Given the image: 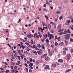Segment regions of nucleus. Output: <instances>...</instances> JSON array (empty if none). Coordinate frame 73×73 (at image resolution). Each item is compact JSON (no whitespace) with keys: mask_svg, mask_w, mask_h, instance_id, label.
I'll return each instance as SVG.
<instances>
[{"mask_svg":"<svg viewBox=\"0 0 73 73\" xmlns=\"http://www.w3.org/2000/svg\"><path fill=\"white\" fill-rule=\"evenodd\" d=\"M66 32L67 33H70V30H69V29L67 30Z\"/></svg>","mask_w":73,"mask_h":73,"instance_id":"obj_20","label":"nucleus"},{"mask_svg":"<svg viewBox=\"0 0 73 73\" xmlns=\"http://www.w3.org/2000/svg\"><path fill=\"white\" fill-rule=\"evenodd\" d=\"M63 55H65L66 54V51H63Z\"/></svg>","mask_w":73,"mask_h":73,"instance_id":"obj_23","label":"nucleus"},{"mask_svg":"<svg viewBox=\"0 0 73 73\" xmlns=\"http://www.w3.org/2000/svg\"><path fill=\"white\" fill-rule=\"evenodd\" d=\"M45 17H46V19H47V20H48V16H47V15H45Z\"/></svg>","mask_w":73,"mask_h":73,"instance_id":"obj_26","label":"nucleus"},{"mask_svg":"<svg viewBox=\"0 0 73 73\" xmlns=\"http://www.w3.org/2000/svg\"><path fill=\"white\" fill-rule=\"evenodd\" d=\"M63 34V33H62V32H61L59 33V35H62Z\"/></svg>","mask_w":73,"mask_h":73,"instance_id":"obj_33","label":"nucleus"},{"mask_svg":"<svg viewBox=\"0 0 73 73\" xmlns=\"http://www.w3.org/2000/svg\"><path fill=\"white\" fill-rule=\"evenodd\" d=\"M5 72L6 73H8L9 72V70H7L5 71Z\"/></svg>","mask_w":73,"mask_h":73,"instance_id":"obj_50","label":"nucleus"},{"mask_svg":"<svg viewBox=\"0 0 73 73\" xmlns=\"http://www.w3.org/2000/svg\"><path fill=\"white\" fill-rule=\"evenodd\" d=\"M24 60L25 62L27 61V59H26L25 58H24Z\"/></svg>","mask_w":73,"mask_h":73,"instance_id":"obj_63","label":"nucleus"},{"mask_svg":"<svg viewBox=\"0 0 73 73\" xmlns=\"http://www.w3.org/2000/svg\"><path fill=\"white\" fill-rule=\"evenodd\" d=\"M17 66H15L14 67V69H15V70H17Z\"/></svg>","mask_w":73,"mask_h":73,"instance_id":"obj_39","label":"nucleus"},{"mask_svg":"<svg viewBox=\"0 0 73 73\" xmlns=\"http://www.w3.org/2000/svg\"><path fill=\"white\" fill-rule=\"evenodd\" d=\"M34 37L35 38H40L39 36L38 35H37V33H36L34 34Z\"/></svg>","mask_w":73,"mask_h":73,"instance_id":"obj_3","label":"nucleus"},{"mask_svg":"<svg viewBox=\"0 0 73 73\" xmlns=\"http://www.w3.org/2000/svg\"><path fill=\"white\" fill-rule=\"evenodd\" d=\"M46 4H48V5H49V3H48V1L47 0H46Z\"/></svg>","mask_w":73,"mask_h":73,"instance_id":"obj_38","label":"nucleus"},{"mask_svg":"<svg viewBox=\"0 0 73 73\" xmlns=\"http://www.w3.org/2000/svg\"><path fill=\"white\" fill-rule=\"evenodd\" d=\"M32 66H29V68H30V69H33V68Z\"/></svg>","mask_w":73,"mask_h":73,"instance_id":"obj_40","label":"nucleus"},{"mask_svg":"<svg viewBox=\"0 0 73 73\" xmlns=\"http://www.w3.org/2000/svg\"><path fill=\"white\" fill-rule=\"evenodd\" d=\"M27 51H29V50H30V49H29V48L28 47H27Z\"/></svg>","mask_w":73,"mask_h":73,"instance_id":"obj_48","label":"nucleus"},{"mask_svg":"<svg viewBox=\"0 0 73 73\" xmlns=\"http://www.w3.org/2000/svg\"><path fill=\"white\" fill-rule=\"evenodd\" d=\"M49 58L48 57L46 56L45 58V60H46V61H48V60H49Z\"/></svg>","mask_w":73,"mask_h":73,"instance_id":"obj_10","label":"nucleus"},{"mask_svg":"<svg viewBox=\"0 0 73 73\" xmlns=\"http://www.w3.org/2000/svg\"><path fill=\"white\" fill-rule=\"evenodd\" d=\"M31 44H33V40H31Z\"/></svg>","mask_w":73,"mask_h":73,"instance_id":"obj_44","label":"nucleus"},{"mask_svg":"<svg viewBox=\"0 0 73 73\" xmlns=\"http://www.w3.org/2000/svg\"><path fill=\"white\" fill-rule=\"evenodd\" d=\"M33 53L34 54H35L36 55H37V52L36 51H32Z\"/></svg>","mask_w":73,"mask_h":73,"instance_id":"obj_8","label":"nucleus"},{"mask_svg":"<svg viewBox=\"0 0 73 73\" xmlns=\"http://www.w3.org/2000/svg\"><path fill=\"white\" fill-rule=\"evenodd\" d=\"M27 64H29V63H30V61H27Z\"/></svg>","mask_w":73,"mask_h":73,"instance_id":"obj_64","label":"nucleus"},{"mask_svg":"<svg viewBox=\"0 0 73 73\" xmlns=\"http://www.w3.org/2000/svg\"><path fill=\"white\" fill-rule=\"evenodd\" d=\"M62 31H63V29H60L59 30V32H62Z\"/></svg>","mask_w":73,"mask_h":73,"instance_id":"obj_46","label":"nucleus"},{"mask_svg":"<svg viewBox=\"0 0 73 73\" xmlns=\"http://www.w3.org/2000/svg\"><path fill=\"white\" fill-rule=\"evenodd\" d=\"M44 40H45V39L44 38H42L41 39V41L42 42H44Z\"/></svg>","mask_w":73,"mask_h":73,"instance_id":"obj_24","label":"nucleus"},{"mask_svg":"<svg viewBox=\"0 0 73 73\" xmlns=\"http://www.w3.org/2000/svg\"><path fill=\"white\" fill-rule=\"evenodd\" d=\"M57 40L59 41H60V40H61V39H60V38L59 37H58Z\"/></svg>","mask_w":73,"mask_h":73,"instance_id":"obj_28","label":"nucleus"},{"mask_svg":"<svg viewBox=\"0 0 73 73\" xmlns=\"http://www.w3.org/2000/svg\"><path fill=\"white\" fill-rule=\"evenodd\" d=\"M35 49H36V50H39L38 48H37V47L36 46L35 47Z\"/></svg>","mask_w":73,"mask_h":73,"instance_id":"obj_55","label":"nucleus"},{"mask_svg":"<svg viewBox=\"0 0 73 73\" xmlns=\"http://www.w3.org/2000/svg\"><path fill=\"white\" fill-rule=\"evenodd\" d=\"M52 66L53 67H56V64H52Z\"/></svg>","mask_w":73,"mask_h":73,"instance_id":"obj_21","label":"nucleus"},{"mask_svg":"<svg viewBox=\"0 0 73 73\" xmlns=\"http://www.w3.org/2000/svg\"><path fill=\"white\" fill-rule=\"evenodd\" d=\"M37 52L38 54V55H41V52H40V51H37Z\"/></svg>","mask_w":73,"mask_h":73,"instance_id":"obj_15","label":"nucleus"},{"mask_svg":"<svg viewBox=\"0 0 73 73\" xmlns=\"http://www.w3.org/2000/svg\"><path fill=\"white\" fill-rule=\"evenodd\" d=\"M66 32H67L66 31V30L64 31L63 32L64 35H65V34H66Z\"/></svg>","mask_w":73,"mask_h":73,"instance_id":"obj_34","label":"nucleus"},{"mask_svg":"<svg viewBox=\"0 0 73 73\" xmlns=\"http://www.w3.org/2000/svg\"><path fill=\"white\" fill-rule=\"evenodd\" d=\"M54 44L56 46H57L58 45V43L57 42H55Z\"/></svg>","mask_w":73,"mask_h":73,"instance_id":"obj_31","label":"nucleus"},{"mask_svg":"<svg viewBox=\"0 0 73 73\" xmlns=\"http://www.w3.org/2000/svg\"><path fill=\"white\" fill-rule=\"evenodd\" d=\"M67 56L68 58H70L71 56H70V54H68L67 55Z\"/></svg>","mask_w":73,"mask_h":73,"instance_id":"obj_30","label":"nucleus"},{"mask_svg":"<svg viewBox=\"0 0 73 73\" xmlns=\"http://www.w3.org/2000/svg\"><path fill=\"white\" fill-rule=\"evenodd\" d=\"M27 37H28V38H31V36L27 34Z\"/></svg>","mask_w":73,"mask_h":73,"instance_id":"obj_11","label":"nucleus"},{"mask_svg":"<svg viewBox=\"0 0 73 73\" xmlns=\"http://www.w3.org/2000/svg\"><path fill=\"white\" fill-rule=\"evenodd\" d=\"M11 73H15V70L14 69H12L11 71Z\"/></svg>","mask_w":73,"mask_h":73,"instance_id":"obj_14","label":"nucleus"},{"mask_svg":"<svg viewBox=\"0 0 73 73\" xmlns=\"http://www.w3.org/2000/svg\"><path fill=\"white\" fill-rule=\"evenodd\" d=\"M59 11H62V7H59Z\"/></svg>","mask_w":73,"mask_h":73,"instance_id":"obj_25","label":"nucleus"},{"mask_svg":"<svg viewBox=\"0 0 73 73\" xmlns=\"http://www.w3.org/2000/svg\"><path fill=\"white\" fill-rule=\"evenodd\" d=\"M51 47L52 48H54V45L52 44L51 45Z\"/></svg>","mask_w":73,"mask_h":73,"instance_id":"obj_58","label":"nucleus"},{"mask_svg":"<svg viewBox=\"0 0 73 73\" xmlns=\"http://www.w3.org/2000/svg\"><path fill=\"white\" fill-rule=\"evenodd\" d=\"M71 71V69H68L66 71V72H70Z\"/></svg>","mask_w":73,"mask_h":73,"instance_id":"obj_29","label":"nucleus"},{"mask_svg":"<svg viewBox=\"0 0 73 73\" xmlns=\"http://www.w3.org/2000/svg\"><path fill=\"white\" fill-rule=\"evenodd\" d=\"M43 55L44 57H46V56L47 55V54H44Z\"/></svg>","mask_w":73,"mask_h":73,"instance_id":"obj_61","label":"nucleus"},{"mask_svg":"<svg viewBox=\"0 0 73 73\" xmlns=\"http://www.w3.org/2000/svg\"><path fill=\"white\" fill-rule=\"evenodd\" d=\"M17 51L18 53H21V50H17Z\"/></svg>","mask_w":73,"mask_h":73,"instance_id":"obj_17","label":"nucleus"},{"mask_svg":"<svg viewBox=\"0 0 73 73\" xmlns=\"http://www.w3.org/2000/svg\"><path fill=\"white\" fill-rule=\"evenodd\" d=\"M48 28L50 29L51 28V26H50V25L49 24H48Z\"/></svg>","mask_w":73,"mask_h":73,"instance_id":"obj_19","label":"nucleus"},{"mask_svg":"<svg viewBox=\"0 0 73 73\" xmlns=\"http://www.w3.org/2000/svg\"><path fill=\"white\" fill-rule=\"evenodd\" d=\"M18 59H19V60H20V56H18Z\"/></svg>","mask_w":73,"mask_h":73,"instance_id":"obj_59","label":"nucleus"},{"mask_svg":"<svg viewBox=\"0 0 73 73\" xmlns=\"http://www.w3.org/2000/svg\"><path fill=\"white\" fill-rule=\"evenodd\" d=\"M60 44L62 46H64V43L62 42H60Z\"/></svg>","mask_w":73,"mask_h":73,"instance_id":"obj_9","label":"nucleus"},{"mask_svg":"<svg viewBox=\"0 0 73 73\" xmlns=\"http://www.w3.org/2000/svg\"><path fill=\"white\" fill-rule=\"evenodd\" d=\"M52 38H54V35H52L51 34H50V36L49 37V40H51Z\"/></svg>","mask_w":73,"mask_h":73,"instance_id":"obj_5","label":"nucleus"},{"mask_svg":"<svg viewBox=\"0 0 73 73\" xmlns=\"http://www.w3.org/2000/svg\"><path fill=\"white\" fill-rule=\"evenodd\" d=\"M33 60H32V58H31L30 59V62H32Z\"/></svg>","mask_w":73,"mask_h":73,"instance_id":"obj_42","label":"nucleus"},{"mask_svg":"<svg viewBox=\"0 0 73 73\" xmlns=\"http://www.w3.org/2000/svg\"><path fill=\"white\" fill-rule=\"evenodd\" d=\"M54 53V51L52 50L50 51V52H48V56H51L52 55V54H53Z\"/></svg>","mask_w":73,"mask_h":73,"instance_id":"obj_2","label":"nucleus"},{"mask_svg":"<svg viewBox=\"0 0 73 73\" xmlns=\"http://www.w3.org/2000/svg\"><path fill=\"white\" fill-rule=\"evenodd\" d=\"M45 41H46V42L47 43H49V40L48 38L46 39Z\"/></svg>","mask_w":73,"mask_h":73,"instance_id":"obj_12","label":"nucleus"},{"mask_svg":"<svg viewBox=\"0 0 73 73\" xmlns=\"http://www.w3.org/2000/svg\"><path fill=\"white\" fill-rule=\"evenodd\" d=\"M65 42L66 45H67V44H68V41L66 40H65Z\"/></svg>","mask_w":73,"mask_h":73,"instance_id":"obj_56","label":"nucleus"},{"mask_svg":"<svg viewBox=\"0 0 73 73\" xmlns=\"http://www.w3.org/2000/svg\"><path fill=\"white\" fill-rule=\"evenodd\" d=\"M41 27H38V31H40V30H41Z\"/></svg>","mask_w":73,"mask_h":73,"instance_id":"obj_57","label":"nucleus"},{"mask_svg":"<svg viewBox=\"0 0 73 73\" xmlns=\"http://www.w3.org/2000/svg\"><path fill=\"white\" fill-rule=\"evenodd\" d=\"M15 73H18V70H15V72H14Z\"/></svg>","mask_w":73,"mask_h":73,"instance_id":"obj_62","label":"nucleus"},{"mask_svg":"<svg viewBox=\"0 0 73 73\" xmlns=\"http://www.w3.org/2000/svg\"><path fill=\"white\" fill-rule=\"evenodd\" d=\"M61 25H60L58 27V29H60V28H61Z\"/></svg>","mask_w":73,"mask_h":73,"instance_id":"obj_60","label":"nucleus"},{"mask_svg":"<svg viewBox=\"0 0 73 73\" xmlns=\"http://www.w3.org/2000/svg\"><path fill=\"white\" fill-rule=\"evenodd\" d=\"M29 73H31L32 72V70H31V69H30L29 70Z\"/></svg>","mask_w":73,"mask_h":73,"instance_id":"obj_47","label":"nucleus"},{"mask_svg":"<svg viewBox=\"0 0 73 73\" xmlns=\"http://www.w3.org/2000/svg\"><path fill=\"white\" fill-rule=\"evenodd\" d=\"M20 57L21 58L22 60L24 58V57L23 56V55H21Z\"/></svg>","mask_w":73,"mask_h":73,"instance_id":"obj_43","label":"nucleus"},{"mask_svg":"<svg viewBox=\"0 0 73 73\" xmlns=\"http://www.w3.org/2000/svg\"><path fill=\"white\" fill-rule=\"evenodd\" d=\"M42 25H43V26H45V23H44V22H42Z\"/></svg>","mask_w":73,"mask_h":73,"instance_id":"obj_49","label":"nucleus"},{"mask_svg":"<svg viewBox=\"0 0 73 73\" xmlns=\"http://www.w3.org/2000/svg\"><path fill=\"white\" fill-rule=\"evenodd\" d=\"M39 50H40V52H41V53H42V50L40 49H39Z\"/></svg>","mask_w":73,"mask_h":73,"instance_id":"obj_51","label":"nucleus"},{"mask_svg":"<svg viewBox=\"0 0 73 73\" xmlns=\"http://www.w3.org/2000/svg\"><path fill=\"white\" fill-rule=\"evenodd\" d=\"M25 70H26V72H28V68H26Z\"/></svg>","mask_w":73,"mask_h":73,"instance_id":"obj_37","label":"nucleus"},{"mask_svg":"<svg viewBox=\"0 0 73 73\" xmlns=\"http://www.w3.org/2000/svg\"><path fill=\"white\" fill-rule=\"evenodd\" d=\"M38 33L39 35L40 38H41V37H42V35L41 34V33H40V32L38 31Z\"/></svg>","mask_w":73,"mask_h":73,"instance_id":"obj_6","label":"nucleus"},{"mask_svg":"<svg viewBox=\"0 0 73 73\" xmlns=\"http://www.w3.org/2000/svg\"><path fill=\"white\" fill-rule=\"evenodd\" d=\"M25 54H28V52L27 51H25L24 52Z\"/></svg>","mask_w":73,"mask_h":73,"instance_id":"obj_32","label":"nucleus"},{"mask_svg":"<svg viewBox=\"0 0 73 73\" xmlns=\"http://www.w3.org/2000/svg\"><path fill=\"white\" fill-rule=\"evenodd\" d=\"M29 66H33V63L32 62H31L29 64Z\"/></svg>","mask_w":73,"mask_h":73,"instance_id":"obj_13","label":"nucleus"},{"mask_svg":"<svg viewBox=\"0 0 73 73\" xmlns=\"http://www.w3.org/2000/svg\"><path fill=\"white\" fill-rule=\"evenodd\" d=\"M37 46L38 47V48H41V45H40V44H37Z\"/></svg>","mask_w":73,"mask_h":73,"instance_id":"obj_16","label":"nucleus"},{"mask_svg":"<svg viewBox=\"0 0 73 73\" xmlns=\"http://www.w3.org/2000/svg\"><path fill=\"white\" fill-rule=\"evenodd\" d=\"M62 19H63V17H62V16L60 17H59V20H62Z\"/></svg>","mask_w":73,"mask_h":73,"instance_id":"obj_35","label":"nucleus"},{"mask_svg":"<svg viewBox=\"0 0 73 73\" xmlns=\"http://www.w3.org/2000/svg\"><path fill=\"white\" fill-rule=\"evenodd\" d=\"M24 65H25V66H26V67H28V64H27L25 63V64Z\"/></svg>","mask_w":73,"mask_h":73,"instance_id":"obj_54","label":"nucleus"},{"mask_svg":"<svg viewBox=\"0 0 73 73\" xmlns=\"http://www.w3.org/2000/svg\"><path fill=\"white\" fill-rule=\"evenodd\" d=\"M66 23H67L68 24H69L70 23V20H68L67 21H66Z\"/></svg>","mask_w":73,"mask_h":73,"instance_id":"obj_22","label":"nucleus"},{"mask_svg":"<svg viewBox=\"0 0 73 73\" xmlns=\"http://www.w3.org/2000/svg\"><path fill=\"white\" fill-rule=\"evenodd\" d=\"M56 13H57V14H60V11H57Z\"/></svg>","mask_w":73,"mask_h":73,"instance_id":"obj_53","label":"nucleus"},{"mask_svg":"<svg viewBox=\"0 0 73 73\" xmlns=\"http://www.w3.org/2000/svg\"><path fill=\"white\" fill-rule=\"evenodd\" d=\"M25 44H26V45H27V46H29V43L26 42L25 43Z\"/></svg>","mask_w":73,"mask_h":73,"instance_id":"obj_52","label":"nucleus"},{"mask_svg":"<svg viewBox=\"0 0 73 73\" xmlns=\"http://www.w3.org/2000/svg\"><path fill=\"white\" fill-rule=\"evenodd\" d=\"M63 50H65V51H66V50H68V49L66 48H64V49H63Z\"/></svg>","mask_w":73,"mask_h":73,"instance_id":"obj_36","label":"nucleus"},{"mask_svg":"<svg viewBox=\"0 0 73 73\" xmlns=\"http://www.w3.org/2000/svg\"><path fill=\"white\" fill-rule=\"evenodd\" d=\"M58 62H63V60L62 59H59L58 60Z\"/></svg>","mask_w":73,"mask_h":73,"instance_id":"obj_7","label":"nucleus"},{"mask_svg":"<svg viewBox=\"0 0 73 73\" xmlns=\"http://www.w3.org/2000/svg\"><path fill=\"white\" fill-rule=\"evenodd\" d=\"M9 56H13V52H11V53L9 54Z\"/></svg>","mask_w":73,"mask_h":73,"instance_id":"obj_18","label":"nucleus"},{"mask_svg":"<svg viewBox=\"0 0 73 73\" xmlns=\"http://www.w3.org/2000/svg\"><path fill=\"white\" fill-rule=\"evenodd\" d=\"M46 69H48V70H50V68H49V66L48 65H46V67H44V70H46Z\"/></svg>","mask_w":73,"mask_h":73,"instance_id":"obj_4","label":"nucleus"},{"mask_svg":"<svg viewBox=\"0 0 73 73\" xmlns=\"http://www.w3.org/2000/svg\"><path fill=\"white\" fill-rule=\"evenodd\" d=\"M36 47V46L35 45H33L32 46V48H35Z\"/></svg>","mask_w":73,"mask_h":73,"instance_id":"obj_45","label":"nucleus"},{"mask_svg":"<svg viewBox=\"0 0 73 73\" xmlns=\"http://www.w3.org/2000/svg\"><path fill=\"white\" fill-rule=\"evenodd\" d=\"M41 47L42 48V49H45V46H44L42 44L41 45Z\"/></svg>","mask_w":73,"mask_h":73,"instance_id":"obj_27","label":"nucleus"},{"mask_svg":"<svg viewBox=\"0 0 73 73\" xmlns=\"http://www.w3.org/2000/svg\"><path fill=\"white\" fill-rule=\"evenodd\" d=\"M70 41L71 42H73V39L72 38H70Z\"/></svg>","mask_w":73,"mask_h":73,"instance_id":"obj_41","label":"nucleus"},{"mask_svg":"<svg viewBox=\"0 0 73 73\" xmlns=\"http://www.w3.org/2000/svg\"><path fill=\"white\" fill-rule=\"evenodd\" d=\"M70 37V35L69 34H67L64 36L65 40H69Z\"/></svg>","mask_w":73,"mask_h":73,"instance_id":"obj_1","label":"nucleus"}]
</instances>
